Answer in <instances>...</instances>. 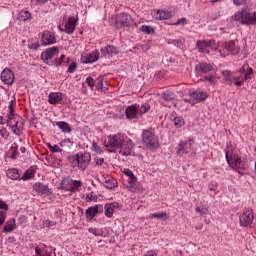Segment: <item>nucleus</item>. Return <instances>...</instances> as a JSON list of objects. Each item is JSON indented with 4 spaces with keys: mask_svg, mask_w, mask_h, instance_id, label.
<instances>
[{
    "mask_svg": "<svg viewBox=\"0 0 256 256\" xmlns=\"http://www.w3.org/2000/svg\"><path fill=\"white\" fill-rule=\"evenodd\" d=\"M105 145L106 147H112V149H119L120 155H123L124 157H129L135 148L133 140L121 133L108 136Z\"/></svg>",
    "mask_w": 256,
    "mask_h": 256,
    "instance_id": "obj_1",
    "label": "nucleus"
},
{
    "mask_svg": "<svg viewBox=\"0 0 256 256\" xmlns=\"http://www.w3.org/2000/svg\"><path fill=\"white\" fill-rule=\"evenodd\" d=\"M222 75L228 84L234 85V87H241L245 81H249L253 77V68L244 64L236 73L233 74L228 70H224L222 71Z\"/></svg>",
    "mask_w": 256,
    "mask_h": 256,
    "instance_id": "obj_2",
    "label": "nucleus"
},
{
    "mask_svg": "<svg viewBox=\"0 0 256 256\" xmlns=\"http://www.w3.org/2000/svg\"><path fill=\"white\" fill-rule=\"evenodd\" d=\"M232 21L239 25H256V12L247 8L239 10L232 16Z\"/></svg>",
    "mask_w": 256,
    "mask_h": 256,
    "instance_id": "obj_3",
    "label": "nucleus"
},
{
    "mask_svg": "<svg viewBox=\"0 0 256 256\" xmlns=\"http://www.w3.org/2000/svg\"><path fill=\"white\" fill-rule=\"evenodd\" d=\"M141 143L144 149L155 151L159 147V137L152 130H143L141 134Z\"/></svg>",
    "mask_w": 256,
    "mask_h": 256,
    "instance_id": "obj_4",
    "label": "nucleus"
},
{
    "mask_svg": "<svg viewBox=\"0 0 256 256\" xmlns=\"http://www.w3.org/2000/svg\"><path fill=\"white\" fill-rule=\"evenodd\" d=\"M225 157L229 167H231L233 171L241 173V171H245V169H247V164L241 159L240 155L234 153L229 154V152L226 151Z\"/></svg>",
    "mask_w": 256,
    "mask_h": 256,
    "instance_id": "obj_5",
    "label": "nucleus"
},
{
    "mask_svg": "<svg viewBox=\"0 0 256 256\" xmlns=\"http://www.w3.org/2000/svg\"><path fill=\"white\" fill-rule=\"evenodd\" d=\"M176 153L179 155V157H185V155H195V140L192 138L181 140L176 147Z\"/></svg>",
    "mask_w": 256,
    "mask_h": 256,
    "instance_id": "obj_6",
    "label": "nucleus"
},
{
    "mask_svg": "<svg viewBox=\"0 0 256 256\" xmlns=\"http://www.w3.org/2000/svg\"><path fill=\"white\" fill-rule=\"evenodd\" d=\"M7 126L11 128L14 135H21L23 133V123H21V118L14 112H8Z\"/></svg>",
    "mask_w": 256,
    "mask_h": 256,
    "instance_id": "obj_7",
    "label": "nucleus"
},
{
    "mask_svg": "<svg viewBox=\"0 0 256 256\" xmlns=\"http://www.w3.org/2000/svg\"><path fill=\"white\" fill-rule=\"evenodd\" d=\"M82 185L83 182H81V180H73L69 177L64 178L61 181V189L64 191H69L70 193H77L81 191Z\"/></svg>",
    "mask_w": 256,
    "mask_h": 256,
    "instance_id": "obj_8",
    "label": "nucleus"
},
{
    "mask_svg": "<svg viewBox=\"0 0 256 256\" xmlns=\"http://www.w3.org/2000/svg\"><path fill=\"white\" fill-rule=\"evenodd\" d=\"M58 56L59 49L57 47H51L48 48L46 51L42 52L41 59L47 65H55Z\"/></svg>",
    "mask_w": 256,
    "mask_h": 256,
    "instance_id": "obj_9",
    "label": "nucleus"
},
{
    "mask_svg": "<svg viewBox=\"0 0 256 256\" xmlns=\"http://www.w3.org/2000/svg\"><path fill=\"white\" fill-rule=\"evenodd\" d=\"M254 219H255V214H253V210L249 208H245L239 216V223L241 227H251Z\"/></svg>",
    "mask_w": 256,
    "mask_h": 256,
    "instance_id": "obj_10",
    "label": "nucleus"
},
{
    "mask_svg": "<svg viewBox=\"0 0 256 256\" xmlns=\"http://www.w3.org/2000/svg\"><path fill=\"white\" fill-rule=\"evenodd\" d=\"M76 161L78 168L81 169V171H85L91 162V154H89V152L79 153L76 155Z\"/></svg>",
    "mask_w": 256,
    "mask_h": 256,
    "instance_id": "obj_11",
    "label": "nucleus"
},
{
    "mask_svg": "<svg viewBox=\"0 0 256 256\" xmlns=\"http://www.w3.org/2000/svg\"><path fill=\"white\" fill-rule=\"evenodd\" d=\"M219 53L222 57H226L229 53H233L235 55V53H239V48L235 45V41L224 42L222 44V50H220Z\"/></svg>",
    "mask_w": 256,
    "mask_h": 256,
    "instance_id": "obj_12",
    "label": "nucleus"
},
{
    "mask_svg": "<svg viewBox=\"0 0 256 256\" xmlns=\"http://www.w3.org/2000/svg\"><path fill=\"white\" fill-rule=\"evenodd\" d=\"M196 45L200 53H210L215 49V42L211 40H199Z\"/></svg>",
    "mask_w": 256,
    "mask_h": 256,
    "instance_id": "obj_13",
    "label": "nucleus"
},
{
    "mask_svg": "<svg viewBox=\"0 0 256 256\" xmlns=\"http://www.w3.org/2000/svg\"><path fill=\"white\" fill-rule=\"evenodd\" d=\"M131 25H133V18L129 14L122 13L117 16V19H116L117 27H131Z\"/></svg>",
    "mask_w": 256,
    "mask_h": 256,
    "instance_id": "obj_14",
    "label": "nucleus"
},
{
    "mask_svg": "<svg viewBox=\"0 0 256 256\" xmlns=\"http://www.w3.org/2000/svg\"><path fill=\"white\" fill-rule=\"evenodd\" d=\"M41 42L44 47L49 45H55L57 43V38H55V34L49 30L44 31L41 37Z\"/></svg>",
    "mask_w": 256,
    "mask_h": 256,
    "instance_id": "obj_15",
    "label": "nucleus"
},
{
    "mask_svg": "<svg viewBox=\"0 0 256 256\" xmlns=\"http://www.w3.org/2000/svg\"><path fill=\"white\" fill-rule=\"evenodd\" d=\"M100 53L102 57H105V59H111V57L119 55V50L113 45H107L106 47L101 48Z\"/></svg>",
    "mask_w": 256,
    "mask_h": 256,
    "instance_id": "obj_16",
    "label": "nucleus"
},
{
    "mask_svg": "<svg viewBox=\"0 0 256 256\" xmlns=\"http://www.w3.org/2000/svg\"><path fill=\"white\" fill-rule=\"evenodd\" d=\"M188 96L194 103H201L207 100V92L205 91H189Z\"/></svg>",
    "mask_w": 256,
    "mask_h": 256,
    "instance_id": "obj_17",
    "label": "nucleus"
},
{
    "mask_svg": "<svg viewBox=\"0 0 256 256\" xmlns=\"http://www.w3.org/2000/svg\"><path fill=\"white\" fill-rule=\"evenodd\" d=\"M77 21L78 19L75 16H71L65 23V33L67 35H73L75 33V29L77 28Z\"/></svg>",
    "mask_w": 256,
    "mask_h": 256,
    "instance_id": "obj_18",
    "label": "nucleus"
},
{
    "mask_svg": "<svg viewBox=\"0 0 256 256\" xmlns=\"http://www.w3.org/2000/svg\"><path fill=\"white\" fill-rule=\"evenodd\" d=\"M1 81H3L5 85H13L15 81V74L9 69H4L1 73Z\"/></svg>",
    "mask_w": 256,
    "mask_h": 256,
    "instance_id": "obj_19",
    "label": "nucleus"
},
{
    "mask_svg": "<svg viewBox=\"0 0 256 256\" xmlns=\"http://www.w3.org/2000/svg\"><path fill=\"white\" fill-rule=\"evenodd\" d=\"M117 209H119V204L117 202L107 203L104 206V214L108 219H111Z\"/></svg>",
    "mask_w": 256,
    "mask_h": 256,
    "instance_id": "obj_20",
    "label": "nucleus"
},
{
    "mask_svg": "<svg viewBox=\"0 0 256 256\" xmlns=\"http://www.w3.org/2000/svg\"><path fill=\"white\" fill-rule=\"evenodd\" d=\"M154 19L158 21H167V19H171V12L167 10H158L152 13Z\"/></svg>",
    "mask_w": 256,
    "mask_h": 256,
    "instance_id": "obj_21",
    "label": "nucleus"
},
{
    "mask_svg": "<svg viewBox=\"0 0 256 256\" xmlns=\"http://www.w3.org/2000/svg\"><path fill=\"white\" fill-rule=\"evenodd\" d=\"M60 101H63V94L61 92H51L48 96V103L50 105H57Z\"/></svg>",
    "mask_w": 256,
    "mask_h": 256,
    "instance_id": "obj_22",
    "label": "nucleus"
},
{
    "mask_svg": "<svg viewBox=\"0 0 256 256\" xmlns=\"http://www.w3.org/2000/svg\"><path fill=\"white\" fill-rule=\"evenodd\" d=\"M213 70V66L209 63H200L196 65V71L200 74H207Z\"/></svg>",
    "mask_w": 256,
    "mask_h": 256,
    "instance_id": "obj_23",
    "label": "nucleus"
},
{
    "mask_svg": "<svg viewBox=\"0 0 256 256\" xmlns=\"http://www.w3.org/2000/svg\"><path fill=\"white\" fill-rule=\"evenodd\" d=\"M51 252H49V248L42 244L35 248V255L34 256H50Z\"/></svg>",
    "mask_w": 256,
    "mask_h": 256,
    "instance_id": "obj_24",
    "label": "nucleus"
},
{
    "mask_svg": "<svg viewBox=\"0 0 256 256\" xmlns=\"http://www.w3.org/2000/svg\"><path fill=\"white\" fill-rule=\"evenodd\" d=\"M99 50H94L92 53H89L85 59L84 63L89 64V63H95L96 61H99Z\"/></svg>",
    "mask_w": 256,
    "mask_h": 256,
    "instance_id": "obj_25",
    "label": "nucleus"
},
{
    "mask_svg": "<svg viewBox=\"0 0 256 256\" xmlns=\"http://www.w3.org/2000/svg\"><path fill=\"white\" fill-rule=\"evenodd\" d=\"M139 115V111L137 110V105L128 106L126 108V117L128 119H135Z\"/></svg>",
    "mask_w": 256,
    "mask_h": 256,
    "instance_id": "obj_26",
    "label": "nucleus"
},
{
    "mask_svg": "<svg viewBox=\"0 0 256 256\" xmlns=\"http://www.w3.org/2000/svg\"><path fill=\"white\" fill-rule=\"evenodd\" d=\"M15 229H17V222L15 219L8 220L4 225L3 233H12Z\"/></svg>",
    "mask_w": 256,
    "mask_h": 256,
    "instance_id": "obj_27",
    "label": "nucleus"
},
{
    "mask_svg": "<svg viewBox=\"0 0 256 256\" xmlns=\"http://www.w3.org/2000/svg\"><path fill=\"white\" fill-rule=\"evenodd\" d=\"M6 175L9 179H12L13 181H17V179H21V173H19V170L17 168H11L6 171Z\"/></svg>",
    "mask_w": 256,
    "mask_h": 256,
    "instance_id": "obj_28",
    "label": "nucleus"
},
{
    "mask_svg": "<svg viewBox=\"0 0 256 256\" xmlns=\"http://www.w3.org/2000/svg\"><path fill=\"white\" fill-rule=\"evenodd\" d=\"M34 191H36V193H41L42 195H47V193H49V188L47 185L37 182L34 184Z\"/></svg>",
    "mask_w": 256,
    "mask_h": 256,
    "instance_id": "obj_29",
    "label": "nucleus"
},
{
    "mask_svg": "<svg viewBox=\"0 0 256 256\" xmlns=\"http://www.w3.org/2000/svg\"><path fill=\"white\" fill-rule=\"evenodd\" d=\"M127 189L129 191H131V193H135L136 191H138V189H137V177H135V175L128 178Z\"/></svg>",
    "mask_w": 256,
    "mask_h": 256,
    "instance_id": "obj_30",
    "label": "nucleus"
},
{
    "mask_svg": "<svg viewBox=\"0 0 256 256\" xmlns=\"http://www.w3.org/2000/svg\"><path fill=\"white\" fill-rule=\"evenodd\" d=\"M18 21H29L31 19V12L28 10H21L17 14Z\"/></svg>",
    "mask_w": 256,
    "mask_h": 256,
    "instance_id": "obj_31",
    "label": "nucleus"
},
{
    "mask_svg": "<svg viewBox=\"0 0 256 256\" xmlns=\"http://www.w3.org/2000/svg\"><path fill=\"white\" fill-rule=\"evenodd\" d=\"M56 126L62 133H71V126L67 122L59 121L56 123Z\"/></svg>",
    "mask_w": 256,
    "mask_h": 256,
    "instance_id": "obj_32",
    "label": "nucleus"
},
{
    "mask_svg": "<svg viewBox=\"0 0 256 256\" xmlns=\"http://www.w3.org/2000/svg\"><path fill=\"white\" fill-rule=\"evenodd\" d=\"M97 213H99V206L97 205L91 206L86 210V215L89 219H93Z\"/></svg>",
    "mask_w": 256,
    "mask_h": 256,
    "instance_id": "obj_33",
    "label": "nucleus"
},
{
    "mask_svg": "<svg viewBox=\"0 0 256 256\" xmlns=\"http://www.w3.org/2000/svg\"><path fill=\"white\" fill-rule=\"evenodd\" d=\"M104 186L106 187V189H115V187L117 186V180H115L114 178H106Z\"/></svg>",
    "mask_w": 256,
    "mask_h": 256,
    "instance_id": "obj_34",
    "label": "nucleus"
},
{
    "mask_svg": "<svg viewBox=\"0 0 256 256\" xmlns=\"http://www.w3.org/2000/svg\"><path fill=\"white\" fill-rule=\"evenodd\" d=\"M139 30L146 35H153V33H155V28H153V26L142 25Z\"/></svg>",
    "mask_w": 256,
    "mask_h": 256,
    "instance_id": "obj_35",
    "label": "nucleus"
},
{
    "mask_svg": "<svg viewBox=\"0 0 256 256\" xmlns=\"http://www.w3.org/2000/svg\"><path fill=\"white\" fill-rule=\"evenodd\" d=\"M105 85H107V82L103 80V77H98L96 80V88L100 91H106L107 87H105Z\"/></svg>",
    "mask_w": 256,
    "mask_h": 256,
    "instance_id": "obj_36",
    "label": "nucleus"
},
{
    "mask_svg": "<svg viewBox=\"0 0 256 256\" xmlns=\"http://www.w3.org/2000/svg\"><path fill=\"white\" fill-rule=\"evenodd\" d=\"M137 110H138V115H145V113H147V111H149V109H151V105L145 103L141 106L136 105Z\"/></svg>",
    "mask_w": 256,
    "mask_h": 256,
    "instance_id": "obj_37",
    "label": "nucleus"
},
{
    "mask_svg": "<svg viewBox=\"0 0 256 256\" xmlns=\"http://www.w3.org/2000/svg\"><path fill=\"white\" fill-rule=\"evenodd\" d=\"M69 61H71L70 58L65 57V55H62L59 59L56 58L55 65L57 67L61 65H69Z\"/></svg>",
    "mask_w": 256,
    "mask_h": 256,
    "instance_id": "obj_38",
    "label": "nucleus"
},
{
    "mask_svg": "<svg viewBox=\"0 0 256 256\" xmlns=\"http://www.w3.org/2000/svg\"><path fill=\"white\" fill-rule=\"evenodd\" d=\"M173 121H174V127H176L177 129H181V127L185 125V120L181 116H176L173 119Z\"/></svg>",
    "mask_w": 256,
    "mask_h": 256,
    "instance_id": "obj_39",
    "label": "nucleus"
},
{
    "mask_svg": "<svg viewBox=\"0 0 256 256\" xmlns=\"http://www.w3.org/2000/svg\"><path fill=\"white\" fill-rule=\"evenodd\" d=\"M88 232L91 233L92 235H95V237H103L105 233L101 228H89Z\"/></svg>",
    "mask_w": 256,
    "mask_h": 256,
    "instance_id": "obj_40",
    "label": "nucleus"
},
{
    "mask_svg": "<svg viewBox=\"0 0 256 256\" xmlns=\"http://www.w3.org/2000/svg\"><path fill=\"white\" fill-rule=\"evenodd\" d=\"M174 47L183 49V47H185V38L179 37L178 39H174Z\"/></svg>",
    "mask_w": 256,
    "mask_h": 256,
    "instance_id": "obj_41",
    "label": "nucleus"
},
{
    "mask_svg": "<svg viewBox=\"0 0 256 256\" xmlns=\"http://www.w3.org/2000/svg\"><path fill=\"white\" fill-rule=\"evenodd\" d=\"M204 83H210V85H215L217 83V78L213 75L205 76L201 79Z\"/></svg>",
    "mask_w": 256,
    "mask_h": 256,
    "instance_id": "obj_42",
    "label": "nucleus"
},
{
    "mask_svg": "<svg viewBox=\"0 0 256 256\" xmlns=\"http://www.w3.org/2000/svg\"><path fill=\"white\" fill-rule=\"evenodd\" d=\"M32 177H35L33 170H26L20 179L23 181H29V179H32Z\"/></svg>",
    "mask_w": 256,
    "mask_h": 256,
    "instance_id": "obj_43",
    "label": "nucleus"
},
{
    "mask_svg": "<svg viewBox=\"0 0 256 256\" xmlns=\"http://www.w3.org/2000/svg\"><path fill=\"white\" fill-rule=\"evenodd\" d=\"M90 149L91 151H93V153H97L98 155H101V153H103V149H101V147L96 142L92 143Z\"/></svg>",
    "mask_w": 256,
    "mask_h": 256,
    "instance_id": "obj_44",
    "label": "nucleus"
},
{
    "mask_svg": "<svg viewBox=\"0 0 256 256\" xmlns=\"http://www.w3.org/2000/svg\"><path fill=\"white\" fill-rule=\"evenodd\" d=\"M171 25H174L176 27L181 26L185 27L187 25V18L183 17L177 20V22L172 23Z\"/></svg>",
    "mask_w": 256,
    "mask_h": 256,
    "instance_id": "obj_45",
    "label": "nucleus"
},
{
    "mask_svg": "<svg viewBox=\"0 0 256 256\" xmlns=\"http://www.w3.org/2000/svg\"><path fill=\"white\" fill-rule=\"evenodd\" d=\"M208 212L209 209L207 208V206H198L196 208V213H199L200 215H207Z\"/></svg>",
    "mask_w": 256,
    "mask_h": 256,
    "instance_id": "obj_46",
    "label": "nucleus"
},
{
    "mask_svg": "<svg viewBox=\"0 0 256 256\" xmlns=\"http://www.w3.org/2000/svg\"><path fill=\"white\" fill-rule=\"evenodd\" d=\"M86 201L97 203V196H96V194L93 193V192L87 194Z\"/></svg>",
    "mask_w": 256,
    "mask_h": 256,
    "instance_id": "obj_47",
    "label": "nucleus"
},
{
    "mask_svg": "<svg viewBox=\"0 0 256 256\" xmlns=\"http://www.w3.org/2000/svg\"><path fill=\"white\" fill-rule=\"evenodd\" d=\"M77 69V62H72L68 65L67 73H75Z\"/></svg>",
    "mask_w": 256,
    "mask_h": 256,
    "instance_id": "obj_48",
    "label": "nucleus"
},
{
    "mask_svg": "<svg viewBox=\"0 0 256 256\" xmlns=\"http://www.w3.org/2000/svg\"><path fill=\"white\" fill-rule=\"evenodd\" d=\"M163 99H165V101H173L174 96L171 91H166L163 93Z\"/></svg>",
    "mask_w": 256,
    "mask_h": 256,
    "instance_id": "obj_49",
    "label": "nucleus"
},
{
    "mask_svg": "<svg viewBox=\"0 0 256 256\" xmlns=\"http://www.w3.org/2000/svg\"><path fill=\"white\" fill-rule=\"evenodd\" d=\"M152 217H154L155 219H167V213L165 212H158V213H153Z\"/></svg>",
    "mask_w": 256,
    "mask_h": 256,
    "instance_id": "obj_50",
    "label": "nucleus"
},
{
    "mask_svg": "<svg viewBox=\"0 0 256 256\" xmlns=\"http://www.w3.org/2000/svg\"><path fill=\"white\" fill-rule=\"evenodd\" d=\"M28 47L32 49L33 51H37L41 45L39 44V41H34L30 44H28Z\"/></svg>",
    "mask_w": 256,
    "mask_h": 256,
    "instance_id": "obj_51",
    "label": "nucleus"
},
{
    "mask_svg": "<svg viewBox=\"0 0 256 256\" xmlns=\"http://www.w3.org/2000/svg\"><path fill=\"white\" fill-rule=\"evenodd\" d=\"M247 3H249V0H233V5H235L236 7L247 5Z\"/></svg>",
    "mask_w": 256,
    "mask_h": 256,
    "instance_id": "obj_52",
    "label": "nucleus"
},
{
    "mask_svg": "<svg viewBox=\"0 0 256 256\" xmlns=\"http://www.w3.org/2000/svg\"><path fill=\"white\" fill-rule=\"evenodd\" d=\"M60 145L62 147H71V145H73V142L71 141V139L66 138V139L61 141Z\"/></svg>",
    "mask_w": 256,
    "mask_h": 256,
    "instance_id": "obj_53",
    "label": "nucleus"
},
{
    "mask_svg": "<svg viewBox=\"0 0 256 256\" xmlns=\"http://www.w3.org/2000/svg\"><path fill=\"white\" fill-rule=\"evenodd\" d=\"M7 220V212L0 211V226Z\"/></svg>",
    "mask_w": 256,
    "mask_h": 256,
    "instance_id": "obj_54",
    "label": "nucleus"
},
{
    "mask_svg": "<svg viewBox=\"0 0 256 256\" xmlns=\"http://www.w3.org/2000/svg\"><path fill=\"white\" fill-rule=\"evenodd\" d=\"M55 225H57V223L51 220H46L43 222V227H48L49 229H51V227H55Z\"/></svg>",
    "mask_w": 256,
    "mask_h": 256,
    "instance_id": "obj_55",
    "label": "nucleus"
},
{
    "mask_svg": "<svg viewBox=\"0 0 256 256\" xmlns=\"http://www.w3.org/2000/svg\"><path fill=\"white\" fill-rule=\"evenodd\" d=\"M123 173H124V175H126L129 178L135 176V174H133V171L129 170L128 168H124Z\"/></svg>",
    "mask_w": 256,
    "mask_h": 256,
    "instance_id": "obj_56",
    "label": "nucleus"
},
{
    "mask_svg": "<svg viewBox=\"0 0 256 256\" xmlns=\"http://www.w3.org/2000/svg\"><path fill=\"white\" fill-rule=\"evenodd\" d=\"M209 191H217V182H211L208 186Z\"/></svg>",
    "mask_w": 256,
    "mask_h": 256,
    "instance_id": "obj_57",
    "label": "nucleus"
},
{
    "mask_svg": "<svg viewBox=\"0 0 256 256\" xmlns=\"http://www.w3.org/2000/svg\"><path fill=\"white\" fill-rule=\"evenodd\" d=\"M17 157V149L11 148L10 149V159H16Z\"/></svg>",
    "mask_w": 256,
    "mask_h": 256,
    "instance_id": "obj_58",
    "label": "nucleus"
},
{
    "mask_svg": "<svg viewBox=\"0 0 256 256\" xmlns=\"http://www.w3.org/2000/svg\"><path fill=\"white\" fill-rule=\"evenodd\" d=\"M86 83L89 85V87H94L95 86V81L93 80L92 77H87L86 78Z\"/></svg>",
    "mask_w": 256,
    "mask_h": 256,
    "instance_id": "obj_59",
    "label": "nucleus"
},
{
    "mask_svg": "<svg viewBox=\"0 0 256 256\" xmlns=\"http://www.w3.org/2000/svg\"><path fill=\"white\" fill-rule=\"evenodd\" d=\"M0 137H9V132H7V129L3 128V129H0Z\"/></svg>",
    "mask_w": 256,
    "mask_h": 256,
    "instance_id": "obj_60",
    "label": "nucleus"
},
{
    "mask_svg": "<svg viewBox=\"0 0 256 256\" xmlns=\"http://www.w3.org/2000/svg\"><path fill=\"white\" fill-rule=\"evenodd\" d=\"M143 256H157V250H148Z\"/></svg>",
    "mask_w": 256,
    "mask_h": 256,
    "instance_id": "obj_61",
    "label": "nucleus"
},
{
    "mask_svg": "<svg viewBox=\"0 0 256 256\" xmlns=\"http://www.w3.org/2000/svg\"><path fill=\"white\" fill-rule=\"evenodd\" d=\"M52 151L53 153H61V147H59L58 145H54L52 146Z\"/></svg>",
    "mask_w": 256,
    "mask_h": 256,
    "instance_id": "obj_62",
    "label": "nucleus"
},
{
    "mask_svg": "<svg viewBox=\"0 0 256 256\" xmlns=\"http://www.w3.org/2000/svg\"><path fill=\"white\" fill-rule=\"evenodd\" d=\"M105 160L103 159V158H99V157H96L95 158V163H96V165H103V162H104Z\"/></svg>",
    "mask_w": 256,
    "mask_h": 256,
    "instance_id": "obj_63",
    "label": "nucleus"
},
{
    "mask_svg": "<svg viewBox=\"0 0 256 256\" xmlns=\"http://www.w3.org/2000/svg\"><path fill=\"white\" fill-rule=\"evenodd\" d=\"M0 209H4V211H7L9 209V207L7 206V204L5 202L0 201Z\"/></svg>",
    "mask_w": 256,
    "mask_h": 256,
    "instance_id": "obj_64",
    "label": "nucleus"
}]
</instances>
